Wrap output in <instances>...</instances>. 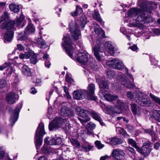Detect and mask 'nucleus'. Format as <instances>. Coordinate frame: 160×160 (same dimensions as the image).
<instances>
[{"label": "nucleus", "instance_id": "nucleus-1", "mask_svg": "<svg viewBox=\"0 0 160 160\" xmlns=\"http://www.w3.org/2000/svg\"><path fill=\"white\" fill-rule=\"evenodd\" d=\"M138 7L139 6L141 10L140 14L136 20L135 25L140 27L145 23L152 22L153 19L150 16L148 15L146 11L151 12L155 6V4L152 1H147L146 0H139L138 2Z\"/></svg>", "mask_w": 160, "mask_h": 160}, {"label": "nucleus", "instance_id": "nucleus-2", "mask_svg": "<svg viewBox=\"0 0 160 160\" xmlns=\"http://www.w3.org/2000/svg\"><path fill=\"white\" fill-rule=\"evenodd\" d=\"M87 23V18L84 15H82L77 21L72 20L69 22V30L75 40L80 39L81 37V33L79 29L78 24H79L82 29H83Z\"/></svg>", "mask_w": 160, "mask_h": 160}, {"label": "nucleus", "instance_id": "nucleus-3", "mask_svg": "<svg viewBox=\"0 0 160 160\" xmlns=\"http://www.w3.org/2000/svg\"><path fill=\"white\" fill-rule=\"evenodd\" d=\"M93 25L94 31L96 33L95 37L97 38L96 43L97 44V46H96L93 48V53L97 59L100 61L103 56V50L100 47L99 45H101V42L98 39H101V38H104L105 36V32L100 28L99 26L97 23H94Z\"/></svg>", "mask_w": 160, "mask_h": 160}, {"label": "nucleus", "instance_id": "nucleus-4", "mask_svg": "<svg viewBox=\"0 0 160 160\" xmlns=\"http://www.w3.org/2000/svg\"><path fill=\"white\" fill-rule=\"evenodd\" d=\"M77 60L82 67L90 72L95 71L100 67L95 65V60L92 58H90L88 59L85 52L79 53L77 56Z\"/></svg>", "mask_w": 160, "mask_h": 160}, {"label": "nucleus", "instance_id": "nucleus-5", "mask_svg": "<svg viewBox=\"0 0 160 160\" xmlns=\"http://www.w3.org/2000/svg\"><path fill=\"white\" fill-rule=\"evenodd\" d=\"M96 81L101 89L98 94L101 98H104L108 101L112 102L117 98V96L111 95L108 93L107 91L108 86L104 77H99L97 78Z\"/></svg>", "mask_w": 160, "mask_h": 160}, {"label": "nucleus", "instance_id": "nucleus-6", "mask_svg": "<svg viewBox=\"0 0 160 160\" xmlns=\"http://www.w3.org/2000/svg\"><path fill=\"white\" fill-rule=\"evenodd\" d=\"M127 96L129 99L142 106H148L150 103L148 97L142 92L136 91L132 93L128 91L127 92Z\"/></svg>", "mask_w": 160, "mask_h": 160}, {"label": "nucleus", "instance_id": "nucleus-7", "mask_svg": "<svg viewBox=\"0 0 160 160\" xmlns=\"http://www.w3.org/2000/svg\"><path fill=\"white\" fill-rule=\"evenodd\" d=\"M59 127L68 130L70 128V126L67 119H62L59 117H56L49 125V128L50 131Z\"/></svg>", "mask_w": 160, "mask_h": 160}, {"label": "nucleus", "instance_id": "nucleus-8", "mask_svg": "<svg viewBox=\"0 0 160 160\" xmlns=\"http://www.w3.org/2000/svg\"><path fill=\"white\" fill-rule=\"evenodd\" d=\"M63 42L62 43V47L65 49L68 55L72 59L74 58L72 54L75 45L73 44L69 35L66 34L64 36L62 39Z\"/></svg>", "mask_w": 160, "mask_h": 160}, {"label": "nucleus", "instance_id": "nucleus-9", "mask_svg": "<svg viewBox=\"0 0 160 160\" xmlns=\"http://www.w3.org/2000/svg\"><path fill=\"white\" fill-rule=\"evenodd\" d=\"M24 18V16L21 15L15 21H9L8 23L6 22H4L0 26V31L1 30L11 29L13 28L15 24L17 27H22L23 26L22 23Z\"/></svg>", "mask_w": 160, "mask_h": 160}, {"label": "nucleus", "instance_id": "nucleus-10", "mask_svg": "<svg viewBox=\"0 0 160 160\" xmlns=\"http://www.w3.org/2000/svg\"><path fill=\"white\" fill-rule=\"evenodd\" d=\"M45 134L44 125L43 123L40 122L36 130L35 134L36 146L38 152V150L42 144V138Z\"/></svg>", "mask_w": 160, "mask_h": 160}, {"label": "nucleus", "instance_id": "nucleus-11", "mask_svg": "<svg viewBox=\"0 0 160 160\" xmlns=\"http://www.w3.org/2000/svg\"><path fill=\"white\" fill-rule=\"evenodd\" d=\"M117 104L118 106H116L114 107L111 106H108L107 108L105 111V113L107 114L112 115L115 113H119L118 111V109L121 110L122 107L124 104L123 102L120 100H118L117 101Z\"/></svg>", "mask_w": 160, "mask_h": 160}, {"label": "nucleus", "instance_id": "nucleus-12", "mask_svg": "<svg viewBox=\"0 0 160 160\" xmlns=\"http://www.w3.org/2000/svg\"><path fill=\"white\" fill-rule=\"evenodd\" d=\"M107 65L110 68L120 70L124 68V65L122 61L118 58H116L108 61Z\"/></svg>", "mask_w": 160, "mask_h": 160}, {"label": "nucleus", "instance_id": "nucleus-13", "mask_svg": "<svg viewBox=\"0 0 160 160\" xmlns=\"http://www.w3.org/2000/svg\"><path fill=\"white\" fill-rule=\"evenodd\" d=\"M48 139V137H47L45 139L44 145L42 148V151L45 153H49L52 152V149L48 144L55 145V138H52L49 141Z\"/></svg>", "mask_w": 160, "mask_h": 160}, {"label": "nucleus", "instance_id": "nucleus-14", "mask_svg": "<svg viewBox=\"0 0 160 160\" xmlns=\"http://www.w3.org/2000/svg\"><path fill=\"white\" fill-rule=\"evenodd\" d=\"M76 111L79 112V115L82 118H78V119L82 124L86 123L90 120L88 113V112L87 110L82 109L80 107H77L76 109Z\"/></svg>", "mask_w": 160, "mask_h": 160}, {"label": "nucleus", "instance_id": "nucleus-15", "mask_svg": "<svg viewBox=\"0 0 160 160\" xmlns=\"http://www.w3.org/2000/svg\"><path fill=\"white\" fill-rule=\"evenodd\" d=\"M22 103L18 104L16 107L15 109L12 112L10 119V121L12 126L14 124L17 120L19 114L20 109L22 108Z\"/></svg>", "mask_w": 160, "mask_h": 160}, {"label": "nucleus", "instance_id": "nucleus-16", "mask_svg": "<svg viewBox=\"0 0 160 160\" xmlns=\"http://www.w3.org/2000/svg\"><path fill=\"white\" fill-rule=\"evenodd\" d=\"M95 90V86L94 84L91 83L88 87L87 93L86 94L88 99L93 101H96L97 97L94 95Z\"/></svg>", "mask_w": 160, "mask_h": 160}, {"label": "nucleus", "instance_id": "nucleus-17", "mask_svg": "<svg viewBox=\"0 0 160 160\" xmlns=\"http://www.w3.org/2000/svg\"><path fill=\"white\" fill-rule=\"evenodd\" d=\"M112 157L117 160L124 158L125 156V153L123 150L121 149H114L112 152Z\"/></svg>", "mask_w": 160, "mask_h": 160}, {"label": "nucleus", "instance_id": "nucleus-18", "mask_svg": "<svg viewBox=\"0 0 160 160\" xmlns=\"http://www.w3.org/2000/svg\"><path fill=\"white\" fill-rule=\"evenodd\" d=\"M137 151L141 154L145 156L149 154L151 151V147L149 143L147 142L144 144V145L141 147L137 149Z\"/></svg>", "mask_w": 160, "mask_h": 160}, {"label": "nucleus", "instance_id": "nucleus-19", "mask_svg": "<svg viewBox=\"0 0 160 160\" xmlns=\"http://www.w3.org/2000/svg\"><path fill=\"white\" fill-rule=\"evenodd\" d=\"M87 93V92L84 90L78 89L75 90L73 93V98L77 100L82 99Z\"/></svg>", "mask_w": 160, "mask_h": 160}, {"label": "nucleus", "instance_id": "nucleus-20", "mask_svg": "<svg viewBox=\"0 0 160 160\" xmlns=\"http://www.w3.org/2000/svg\"><path fill=\"white\" fill-rule=\"evenodd\" d=\"M16 95V94L14 92L7 94L6 96V99L8 103L10 104L14 103L17 98Z\"/></svg>", "mask_w": 160, "mask_h": 160}, {"label": "nucleus", "instance_id": "nucleus-21", "mask_svg": "<svg viewBox=\"0 0 160 160\" xmlns=\"http://www.w3.org/2000/svg\"><path fill=\"white\" fill-rule=\"evenodd\" d=\"M60 114L62 116L68 117L72 115L73 112L68 107L63 106L61 109Z\"/></svg>", "mask_w": 160, "mask_h": 160}, {"label": "nucleus", "instance_id": "nucleus-22", "mask_svg": "<svg viewBox=\"0 0 160 160\" xmlns=\"http://www.w3.org/2000/svg\"><path fill=\"white\" fill-rule=\"evenodd\" d=\"M106 142L112 145L121 144L123 142V141L119 138L114 137L111 138L107 139Z\"/></svg>", "mask_w": 160, "mask_h": 160}, {"label": "nucleus", "instance_id": "nucleus-23", "mask_svg": "<svg viewBox=\"0 0 160 160\" xmlns=\"http://www.w3.org/2000/svg\"><path fill=\"white\" fill-rule=\"evenodd\" d=\"M104 45L105 51L109 52L111 55H115L114 48L111 42H107L105 43Z\"/></svg>", "mask_w": 160, "mask_h": 160}, {"label": "nucleus", "instance_id": "nucleus-24", "mask_svg": "<svg viewBox=\"0 0 160 160\" xmlns=\"http://www.w3.org/2000/svg\"><path fill=\"white\" fill-rule=\"evenodd\" d=\"M88 112L91 117L94 119L98 121L102 125H104L102 118L100 115L94 110H91L89 111Z\"/></svg>", "mask_w": 160, "mask_h": 160}, {"label": "nucleus", "instance_id": "nucleus-25", "mask_svg": "<svg viewBox=\"0 0 160 160\" xmlns=\"http://www.w3.org/2000/svg\"><path fill=\"white\" fill-rule=\"evenodd\" d=\"M131 109L135 116H139L141 113V110L135 104L132 103L131 104Z\"/></svg>", "mask_w": 160, "mask_h": 160}, {"label": "nucleus", "instance_id": "nucleus-26", "mask_svg": "<svg viewBox=\"0 0 160 160\" xmlns=\"http://www.w3.org/2000/svg\"><path fill=\"white\" fill-rule=\"evenodd\" d=\"M138 5V4H137ZM140 8L138 6V7L137 8H130L128 12V16L130 17H134L137 16L140 12Z\"/></svg>", "mask_w": 160, "mask_h": 160}, {"label": "nucleus", "instance_id": "nucleus-27", "mask_svg": "<svg viewBox=\"0 0 160 160\" xmlns=\"http://www.w3.org/2000/svg\"><path fill=\"white\" fill-rule=\"evenodd\" d=\"M122 84L128 88H132L134 87V84L132 82H130L128 79L122 76L120 79Z\"/></svg>", "mask_w": 160, "mask_h": 160}, {"label": "nucleus", "instance_id": "nucleus-28", "mask_svg": "<svg viewBox=\"0 0 160 160\" xmlns=\"http://www.w3.org/2000/svg\"><path fill=\"white\" fill-rule=\"evenodd\" d=\"M9 8L12 12L14 13L18 12L20 9V7L19 5L14 3L10 4L9 5Z\"/></svg>", "mask_w": 160, "mask_h": 160}, {"label": "nucleus", "instance_id": "nucleus-29", "mask_svg": "<svg viewBox=\"0 0 160 160\" xmlns=\"http://www.w3.org/2000/svg\"><path fill=\"white\" fill-rule=\"evenodd\" d=\"M22 72L25 76H30L32 74L30 68L25 65H23L22 68Z\"/></svg>", "mask_w": 160, "mask_h": 160}, {"label": "nucleus", "instance_id": "nucleus-30", "mask_svg": "<svg viewBox=\"0 0 160 160\" xmlns=\"http://www.w3.org/2000/svg\"><path fill=\"white\" fill-rule=\"evenodd\" d=\"M35 42L38 44L41 48H44L48 47L44 41L42 39L41 37L40 38H36Z\"/></svg>", "mask_w": 160, "mask_h": 160}, {"label": "nucleus", "instance_id": "nucleus-31", "mask_svg": "<svg viewBox=\"0 0 160 160\" xmlns=\"http://www.w3.org/2000/svg\"><path fill=\"white\" fill-rule=\"evenodd\" d=\"M94 147L93 145H92L91 143L86 142L85 144L81 148L82 151L85 152H88L93 149Z\"/></svg>", "mask_w": 160, "mask_h": 160}, {"label": "nucleus", "instance_id": "nucleus-32", "mask_svg": "<svg viewBox=\"0 0 160 160\" xmlns=\"http://www.w3.org/2000/svg\"><path fill=\"white\" fill-rule=\"evenodd\" d=\"M13 32L12 31H7L4 35L5 40L8 42L11 41L13 38Z\"/></svg>", "mask_w": 160, "mask_h": 160}, {"label": "nucleus", "instance_id": "nucleus-33", "mask_svg": "<svg viewBox=\"0 0 160 160\" xmlns=\"http://www.w3.org/2000/svg\"><path fill=\"white\" fill-rule=\"evenodd\" d=\"M33 53V51L30 50L28 51L25 52L24 54L21 53L19 55V57L21 59H28Z\"/></svg>", "mask_w": 160, "mask_h": 160}, {"label": "nucleus", "instance_id": "nucleus-34", "mask_svg": "<svg viewBox=\"0 0 160 160\" xmlns=\"http://www.w3.org/2000/svg\"><path fill=\"white\" fill-rule=\"evenodd\" d=\"M82 12V10L81 6L79 5L76 6V10L74 12L70 13L72 16H76L81 13Z\"/></svg>", "mask_w": 160, "mask_h": 160}, {"label": "nucleus", "instance_id": "nucleus-35", "mask_svg": "<svg viewBox=\"0 0 160 160\" xmlns=\"http://www.w3.org/2000/svg\"><path fill=\"white\" fill-rule=\"evenodd\" d=\"M35 31V29L33 25L31 23H29L26 28L25 32L26 34H29L34 32Z\"/></svg>", "mask_w": 160, "mask_h": 160}, {"label": "nucleus", "instance_id": "nucleus-36", "mask_svg": "<svg viewBox=\"0 0 160 160\" xmlns=\"http://www.w3.org/2000/svg\"><path fill=\"white\" fill-rule=\"evenodd\" d=\"M94 18L98 22H99L102 26H103L104 22L102 21L99 13L95 11L93 15Z\"/></svg>", "mask_w": 160, "mask_h": 160}, {"label": "nucleus", "instance_id": "nucleus-37", "mask_svg": "<svg viewBox=\"0 0 160 160\" xmlns=\"http://www.w3.org/2000/svg\"><path fill=\"white\" fill-rule=\"evenodd\" d=\"M152 116L156 120L160 122V111L157 110H154Z\"/></svg>", "mask_w": 160, "mask_h": 160}, {"label": "nucleus", "instance_id": "nucleus-38", "mask_svg": "<svg viewBox=\"0 0 160 160\" xmlns=\"http://www.w3.org/2000/svg\"><path fill=\"white\" fill-rule=\"evenodd\" d=\"M144 132L146 133H148L152 137V140L153 141L157 140V137L155 132L150 129H145Z\"/></svg>", "mask_w": 160, "mask_h": 160}, {"label": "nucleus", "instance_id": "nucleus-39", "mask_svg": "<svg viewBox=\"0 0 160 160\" xmlns=\"http://www.w3.org/2000/svg\"><path fill=\"white\" fill-rule=\"evenodd\" d=\"M116 131L118 133L122 134L125 137H127L129 136L127 134L126 131L122 128L118 127L116 128Z\"/></svg>", "mask_w": 160, "mask_h": 160}, {"label": "nucleus", "instance_id": "nucleus-40", "mask_svg": "<svg viewBox=\"0 0 160 160\" xmlns=\"http://www.w3.org/2000/svg\"><path fill=\"white\" fill-rule=\"evenodd\" d=\"M7 69L6 70V72L8 76H10L13 74L15 73V70L13 67L12 66H8Z\"/></svg>", "mask_w": 160, "mask_h": 160}, {"label": "nucleus", "instance_id": "nucleus-41", "mask_svg": "<svg viewBox=\"0 0 160 160\" xmlns=\"http://www.w3.org/2000/svg\"><path fill=\"white\" fill-rule=\"evenodd\" d=\"M70 142L72 144L73 146L75 148H79L80 146V144L77 139L74 138H72L70 140Z\"/></svg>", "mask_w": 160, "mask_h": 160}, {"label": "nucleus", "instance_id": "nucleus-42", "mask_svg": "<svg viewBox=\"0 0 160 160\" xmlns=\"http://www.w3.org/2000/svg\"><path fill=\"white\" fill-rule=\"evenodd\" d=\"M31 56L30 60L31 63L33 64H35L37 62L36 54L33 52V54Z\"/></svg>", "mask_w": 160, "mask_h": 160}, {"label": "nucleus", "instance_id": "nucleus-43", "mask_svg": "<svg viewBox=\"0 0 160 160\" xmlns=\"http://www.w3.org/2000/svg\"><path fill=\"white\" fill-rule=\"evenodd\" d=\"M150 97L155 102L160 105V98L155 96L151 93L150 94Z\"/></svg>", "mask_w": 160, "mask_h": 160}, {"label": "nucleus", "instance_id": "nucleus-44", "mask_svg": "<svg viewBox=\"0 0 160 160\" xmlns=\"http://www.w3.org/2000/svg\"><path fill=\"white\" fill-rule=\"evenodd\" d=\"M8 13L6 12H4L3 14L2 15L1 17H0V23H1L3 21L8 19Z\"/></svg>", "mask_w": 160, "mask_h": 160}, {"label": "nucleus", "instance_id": "nucleus-45", "mask_svg": "<svg viewBox=\"0 0 160 160\" xmlns=\"http://www.w3.org/2000/svg\"><path fill=\"white\" fill-rule=\"evenodd\" d=\"M128 142L131 144L132 147L136 148L137 149L138 148V147L135 141L132 139H128Z\"/></svg>", "mask_w": 160, "mask_h": 160}, {"label": "nucleus", "instance_id": "nucleus-46", "mask_svg": "<svg viewBox=\"0 0 160 160\" xmlns=\"http://www.w3.org/2000/svg\"><path fill=\"white\" fill-rule=\"evenodd\" d=\"M94 143L96 147L99 149L102 148L104 146V145L102 144L99 141L97 140Z\"/></svg>", "mask_w": 160, "mask_h": 160}, {"label": "nucleus", "instance_id": "nucleus-47", "mask_svg": "<svg viewBox=\"0 0 160 160\" xmlns=\"http://www.w3.org/2000/svg\"><path fill=\"white\" fill-rule=\"evenodd\" d=\"M87 128L91 130H93V129L95 128L96 127V125L93 123L92 122H90L88 123L87 124Z\"/></svg>", "mask_w": 160, "mask_h": 160}, {"label": "nucleus", "instance_id": "nucleus-48", "mask_svg": "<svg viewBox=\"0 0 160 160\" xmlns=\"http://www.w3.org/2000/svg\"><path fill=\"white\" fill-rule=\"evenodd\" d=\"M107 75L108 78H111L114 75L115 73L112 71L109 70L107 72Z\"/></svg>", "mask_w": 160, "mask_h": 160}, {"label": "nucleus", "instance_id": "nucleus-49", "mask_svg": "<svg viewBox=\"0 0 160 160\" xmlns=\"http://www.w3.org/2000/svg\"><path fill=\"white\" fill-rule=\"evenodd\" d=\"M11 64L10 63H8L5 62L4 64L2 65H0V71H2L5 68H6L8 66L10 65Z\"/></svg>", "mask_w": 160, "mask_h": 160}, {"label": "nucleus", "instance_id": "nucleus-50", "mask_svg": "<svg viewBox=\"0 0 160 160\" xmlns=\"http://www.w3.org/2000/svg\"><path fill=\"white\" fill-rule=\"evenodd\" d=\"M63 89L65 92L66 93V95L67 98H71V97L69 94L68 88L66 87H63Z\"/></svg>", "mask_w": 160, "mask_h": 160}, {"label": "nucleus", "instance_id": "nucleus-51", "mask_svg": "<svg viewBox=\"0 0 160 160\" xmlns=\"http://www.w3.org/2000/svg\"><path fill=\"white\" fill-rule=\"evenodd\" d=\"M62 142L61 138L60 137L55 138V145H59Z\"/></svg>", "mask_w": 160, "mask_h": 160}, {"label": "nucleus", "instance_id": "nucleus-52", "mask_svg": "<svg viewBox=\"0 0 160 160\" xmlns=\"http://www.w3.org/2000/svg\"><path fill=\"white\" fill-rule=\"evenodd\" d=\"M6 83V82L4 80H0V88L4 87Z\"/></svg>", "mask_w": 160, "mask_h": 160}, {"label": "nucleus", "instance_id": "nucleus-53", "mask_svg": "<svg viewBox=\"0 0 160 160\" xmlns=\"http://www.w3.org/2000/svg\"><path fill=\"white\" fill-rule=\"evenodd\" d=\"M100 160H115V159H113L111 160L110 159V157L107 155H105L101 157L100 158Z\"/></svg>", "mask_w": 160, "mask_h": 160}, {"label": "nucleus", "instance_id": "nucleus-54", "mask_svg": "<svg viewBox=\"0 0 160 160\" xmlns=\"http://www.w3.org/2000/svg\"><path fill=\"white\" fill-rule=\"evenodd\" d=\"M16 49L20 51H23L24 50V47L21 44H18Z\"/></svg>", "mask_w": 160, "mask_h": 160}, {"label": "nucleus", "instance_id": "nucleus-55", "mask_svg": "<svg viewBox=\"0 0 160 160\" xmlns=\"http://www.w3.org/2000/svg\"><path fill=\"white\" fill-rule=\"evenodd\" d=\"M76 43L77 46L79 47L80 49H83V44L81 42L78 41L76 42Z\"/></svg>", "mask_w": 160, "mask_h": 160}, {"label": "nucleus", "instance_id": "nucleus-56", "mask_svg": "<svg viewBox=\"0 0 160 160\" xmlns=\"http://www.w3.org/2000/svg\"><path fill=\"white\" fill-rule=\"evenodd\" d=\"M160 146V141H158L156 142L154 144V148L156 149H158Z\"/></svg>", "mask_w": 160, "mask_h": 160}, {"label": "nucleus", "instance_id": "nucleus-57", "mask_svg": "<svg viewBox=\"0 0 160 160\" xmlns=\"http://www.w3.org/2000/svg\"><path fill=\"white\" fill-rule=\"evenodd\" d=\"M66 80L67 82H72V79L71 78L67 75L66 76Z\"/></svg>", "mask_w": 160, "mask_h": 160}, {"label": "nucleus", "instance_id": "nucleus-58", "mask_svg": "<svg viewBox=\"0 0 160 160\" xmlns=\"http://www.w3.org/2000/svg\"><path fill=\"white\" fill-rule=\"evenodd\" d=\"M27 39V37L26 36H22L18 38V40L20 41L25 40Z\"/></svg>", "mask_w": 160, "mask_h": 160}, {"label": "nucleus", "instance_id": "nucleus-59", "mask_svg": "<svg viewBox=\"0 0 160 160\" xmlns=\"http://www.w3.org/2000/svg\"><path fill=\"white\" fill-rule=\"evenodd\" d=\"M154 33L156 35H160V30L158 29H154L153 30Z\"/></svg>", "mask_w": 160, "mask_h": 160}, {"label": "nucleus", "instance_id": "nucleus-60", "mask_svg": "<svg viewBox=\"0 0 160 160\" xmlns=\"http://www.w3.org/2000/svg\"><path fill=\"white\" fill-rule=\"evenodd\" d=\"M45 61V66L48 68H49L51 65V63L49 61Z\"/></svg>", "mask_w": 160, "mask_h": 160}, {"label": "nucleus", "instance_id": "nucleus-61", "mask_svg": "<svg viewBox=\"0 0 160 160\" xmlns=\"http://www.w3.org/2000/svg\"><path fill=\"white\" fill-rule=\"evenodd\" d=\"M5 108L2 105L0 106V114H3Z\"/></svg>", "mask_w": 160, "mask_h": 160}, {"label": "nucleus", "instance_id": "nucleus-62", "mask_svg": "<svg viewBox=\"0 0 160 160\" xmlns=\"http://www.w3.org/2000/svg\"><path fill=\"white\" fill-rule=\"evenodd\" d=\"M43 59L44 61H47L49 58V55L48 54H45L43 56Z\"/></svg>", "mask_w": 160, "mask_h": 160}, {"label": "nucleus", "instance_id": "nucleus-63", "mask_svg": "<svg viewBox=\"0 0 160 160\" xmlns=\"http://www.w3.org/2000/svg\"><path fill=\"white\" fill-rule=\"evenodd\" d=\"M130 48L133 51H135L138 49V47L136 45H133Z\"/></svg>", "mask_w": 160, "mask_h": 160}, {"label": "nucleus", "instance_id": "nucleus-64", "mask_svg": "<svg viewBox=\"0 0 160 160\" xmlns=\"http://www.w3.org/2000/svg\"><path fill=\"white\" fill-rule=\"evenodd\" d=\"M128 150L131 152V153L134 154L135 153V152L134 149L131 147H129L128 148Z\"/></svg>", "mask_w": 160, "mask_h": 160}]
</instances>
